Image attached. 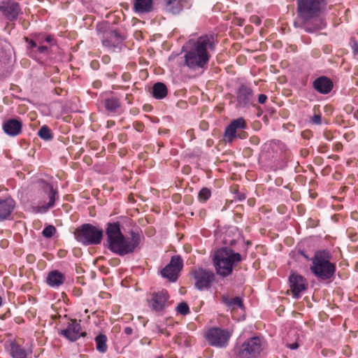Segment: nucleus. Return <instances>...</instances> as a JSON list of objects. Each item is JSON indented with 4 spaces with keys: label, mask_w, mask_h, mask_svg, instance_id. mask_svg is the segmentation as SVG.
<instances>
[{
    "label": "nucleus",
    "mask_w": 358,
    "mask_h": 358,
    "mask_svg": "<svg viewBox=\"0 0 358 358\" xmlns=\"http://www.w3.org/2000/svg\"><path fill=\"white\" fill-rule=\"evenodd\" d=\"M222 301L224 304L231 310H234L238 308H243V302L239 297L231 298L228 296H224L222 297Z\"/></svg>",
    "instance_id": "23"
},
{
    "label": "nucleus",
    "mask_w": 358,
    "mask_h": 358,
    "mask_svg": "<svg viewBox=\"0 0 358 358\" xmlns=\"http://www.w3.org/2000/svg\"><path fill=\"white\" fill-rule=\"evenodd\" d=\"M241 255L231 249L224 248L215 252L213 264L218 275L226 277L229 275L234 267L241 262Z\"/></svg>",
    "instance_id": "3"
},
{
    "label": "nucleus",
    "mask_w": 358,
    "mask_h": 358,
    "mask_svg": "<svg viewBox=\"0 0 358 358\" xmlns=\"http://www.w3.org/2000/svg\"><path fill=\"white\" fill-rule=\"evenodd\" d=\"M11 52L10 45L5 41L0 40V58L10 56Z\"/></svg>",
    "instance_id": "27"
},
{
    "label": "nucleus",
    "mask_w": 358,
    "mask_h": 358,
    "mask_svg": "<svg viewBox=\"0 0 358 358\" xmlns=\"http://www.w3.org/2000/svg\"><path fill=\"white\" fill-rule=\"evenodd\" d=\"M1 301H2L1 297L0 296V305L1 304Z\"/></svg>",
    "instance_id": "43"
},
{
    "label": "nucleus",
    "mask_w": 358,
    "mask_h": 358,
    "mask_svg": "<svg viewBox=\"0 0 358 358\" xmlns=\"http://www.w3.org/2000/svg\"><path fill=\"white\" fill-rule=\"evenodd\" d=\"M177 311L182 315H187L189 313V307L186 303H180L177 306Z\"/></svg>",
    "instance_id": "32"
},
{
    "label": "nucleus",
    "mask_w": 358,
    "mask_h": 358,
    "mask_svg": "<svg viewBox=\"0 0 358 358\" xmlns=\"http://www.w3.org/2000/svg\"><path fill=\"white\" fill-rule=\"evenodd\" d=\"M236 129L234 127V124H231L227 127L225 130V137L228 141H231L236 136Z\"/></svg>",
    "instance_id": "30"
},
{
    "label": "nucleus",
    "mask_w": 358,
    "mask_h": 358,
    "mask_svg": "<svg viewBox=\"0 0 358 358\" xmlns=\"http://www.w3.org/2000/svg\"><path fill=\"white\" fill-rule=\"evenodd\" d=\"M106 232L108 248L120 255L133 252L140 242V235L134 231L129 238H124L118 223L108 224Z\"/></svg>",
    "instance_id": "1"
},
{
    "label": "nucleus",
    "mask_w": 358,
    "mask_h": 358,
    "mask_svg": "<svg viewBox=\"0 0 358 358\" xmlns=\"http://www.w3.org/2000/svg\"><path fill=\"white\" fill-rule=\"evenodd\" d=\"M48 47L43 45H41L38 48V51L41 53H47L48 52Z\"/></svg>",
    "instance_id": "36"
},
{
    "label": "nucleus",
    "mask_w": 358,
    "mask_h": 358,
    "mask_svg": "<svg viewBox=\"0 0 358 358\" xmlns=\"http://www.w3.org/2000/svg\"><path fill=\"white\" fill-rule=\"evenodd\" d=\"M214 49V38L212 36H203L195 41L185 54V63L194 70L203 69L210 58L208 50Z\"/></svg>",
    "instance_id": "2"
},
{
    "label": "nucleus",
    "mask_w": 358,
    "mask_h": 358,
    "mask_svg": "<svg viewBox=\"0 0 358 358\" xmlns=\"http://www.w3.org/2000/svg\"><path fill=\"white\" fill-rule=\"evenodd\" d=\"M289 285L293 296L299 298L301 293L306 289L308 283L303 276L293 273L289 277Z\"/></svg>",
    "instance_id": "11"
},
{
    "label": "nucleus",
    "mask_w": 358,
    "mask_h": 358,
    "mask_svg": "<svg viewBox=\"0 0 358 358\" xmlns=\"http://www.w3.org/2000/svg\"><path fill=\"white\" fill-rule=\"evenodd\" d=\"M133 332V329L131 328V327H126L124 329V333L127 334V335H131Z\"/></svg>",
    "instance_id": "40"
},
{
    "label": "nucleus",
    "mask_w": 358,
    "mask_h": 358,
    "mask_svg": "<svg viewBox=\"0 0 358 358\" xmlns=\"http://www.w3.org/2000/svg\"><path fill=\"white\" fill-rule=\"evenodd\" d=\"M64 275L61 273L54 271L49 273L47 282L52 287H58L64 282Z\"/></svg>",
    "instance_id": "22"
},
{
    "label": "nucleus",
    "mask_w": 358,
    "mask_h": 358,
    "mask_svg": "<svg viewBox=\"0 0 358 358\" xmlns=\"http://www.w3.org/2000/svg\"><path fill=\"white\" fill-rule=\"evenodd\" d=\"M252 90L245 87L242 86L240 87L238 90V102L241 104H247L252 101Z\"/></svg>",
    "instance_id": "21"
},
{
    "label": "nucleus",
    "mask_w": 358,
    "mask_h": 358,
    "mask_svg": "<svg viewBox=\"0 0 358 358\" xmlns=\"http://www.w3.org/2000/svg\"><path fill=\"white\" fill-rule=\"evenodd\" d=\"M29 45H30V46L31 48L36 47L37 43L36 41H29Z\"/></svg>",
    "instance_id": "41"
},
{
    "label": "nucleus",
    "mask_w": 358,
    "mask_h": 358,
    "mask_svg": "<svg viewBox=\"0 0 358 358\" xmlns=\"http://www.w3.org/2000/svg\"><path fill=\"white\" fill-rule=\"evenodd\" d=\"M325 6V0H297L298 17L303 22H306L317 17Z\"/></svg>",
    "instance_id": "5"
},
{
    "label": "nucleus",
    "mask_w": 358,
    "mask_h": 358,
    "mask_svg": "<svg viewBox=\"0 0 358 358\" xmlns=\"http://www.w3.org/2000/svg\"><path fill=\"white\" fill-rule=\"evenodd\" d=\"M10 354L13 358H26L27 356V351L15 343L11 344Z\"/></svg>",
    "instance_id": "25"
},
{
    "label": "nucleus",
    "mask_w": 358,
    "mask_h": 358,
    "mask_svg": "<svg viewBox=\"0 0 358 358\" xmlns=\"http://www.w3.org/2000/svg\"><path fill=\"white\" fill-rule=\"evenodd\" d=\"M14 207V201L11 199L0 200V220L6 219Z\"/></svg>",
    "instance_id": "19"
},
{
    "label": "nucleus",
    "mask_w": 358,
    "mask_h": 358,
    "mask_svg": "<svg viewBox=\"0 0 358 358\" xmlns=\"http://www.w3.org/2000/svg\"><path fill=\"white\" fill-rule=\"evenodd\" d=\"M168 299V293L165 290L155 292L152 295L150 306L154 310L160 311L167 306Z\"/></svg>",
    "instance_id": "13"
},
{
    "label": "nucleus",
    "mask_w": 358,
    "mask_h": 358,
    "mask_svg": "<svg viewBox=\"0 0 358 358\" xmlns=\"http://www.w3.org/2000/svg\"><path fill=\"white\" fill-rule=\"evenodd\" d=\"M232 124H234V127L237 129H243L245 127V122L243 118H238L231 122Z\"/></svg>",
    "instance_id": "33"
},
{
    "label": "nucleus",
    "mask_w": 358,
    "mask_h": 358,
    "mask_svg": "<svg viewBox=\"0 0 358 358\" xmlns=\"http://www.w3.org/2000/svg\"><path fill=\"white\" fill-rule=\"evenodd\" d=\"M76 239L85 245H97L101 243L102 229L90 224L83 225L75 232Z\"/></svg>",
    "instance_id": "6"
},
{
    "label": "nucleus",
    "mask_w": 358,
    "mask_h": 358,
    "mask_svg": "<svg viewBox=\"0 0 358 358\" xmlns=\"http://www.w3.org/2000/svg\"><path fill=\"white\" fill-rule=\"evenodd\" d=\"M210 196V191L208 188H202L199 192V199L201 201H206Z\"/></svg>",
    "instance_id": "31"
},
{
    "label": "nucleus",
    "mask_w": 358,
    "mask_h": 358,
    "mask_svg": "<svg viewBox=\"0 0 358 358\" xmlns=\"http://www.w3.org/2000/svg\"><path fill=\"white\" fill-rule=\"evenodd\" d=\"M61 334L71 341H76L80 336L85 335V332H80V325L76 320H71L67 328L62 330Z\"/></svg>",
    "instance_id": "14"
},
{
    "label": "nucleus",
    "mask_w": 358,
    "mask_h": 358,
    "mask_svg": "<svg viewBox=\"0 0 358 358\" xmlns=\"http://www.w3.org/2000/svg\"><path fill=\"white\" fill-rule=\"evenodd\" d=\"M231 337V333L220 328H211L205 334V338L209 345L216 348H225Z\"/></svg>",
    "instance_id": "7"
},
{
    "label": "nucleus",
    "mask_w": 358,
    "mask_h": 358,
    "mask_svg": "<svg viewBox=\"0 0 358 358\" xmlns=\"http://www.w3.org/2000/svg\"><path fill=\"white\" fill-rule=\"evenodd\" d=\"M96 350L100 352H105L107 350V337L103 334L98 335L95 338Z\"/></svg>",
    "instance_id": "26"
},
{
    "label": "nucleus",
    "mask_w": 358,
    "mask_h": 358,
    "mask_svg": "<svg viewBox=\"0 0 358 358\" xmlns=\"http://www.w3.org/2000/svg\"><path fill=\"white\" fill-rule=\"evenodd\" d=\"M316 90L322 94L329 93L332 89V82L325 77H320L316 79L313 83Z\"/></svg>",
    "instance_id": "17"
},
{
    "label": "nucleus",
    "mask_w": 358,
    "mask_h": 358,
    "mask_svg": "<svg viewBox=\"0 0 358 358\" xmlns=\"http://www.w3.org/2000/svg\"><path fill=\"white\" fill-rule=\"evenodd\" d=\"M157 358H162V357H157Z\"/></svg>",
    "instance_id": "44"
},
{
    "label": "nucleus",
    "mask_w": 358,
    "mask_h": 358,
    "mask_svg": "<svg viewBox=\"0 0 358 358\" xmlns=\"http://www.w3.org/2000/svg\"><path fill=\"white\" fill-rule=\"evenodd\" d=\"M134 9L136 13H149L153 9V0H133Z\"/></svg>",
    "instance_id": "18"
},
{
    "label": "nucleus",
    "mask_w": 358,
    "mask_h": 358,
    "mask_svg": "<svg viewBox=\"0 0 358 358\" xmlns=\"http://www.w3.org/2000/svg\"><path fill=\"white\" fill-rule=\"evenodd\" d=\"M310 271L318 278L327 280L335 272V266L330 262L328 254L324 251L317 252L312 259Z\"/></svg>",
    "instance_id": "4"
},
{
    "label": "nucleus",
    "mask_w": 358,
    "mask_h": 358,
    "mask_svg": "<svg viewBox=\"0 0 358 358\" xmlns=\"http://www.w3.org/2000/svg\"><path fill=\"white\" fill-rule=\"evenodd\" d=\"M110 37L111 38H116L117 40H118V39H119V38H120L119 34H118L116 31H110Z\"/></svg>",
    "instance_id": "38"
},
{
    "label": "nucleus",
    "mask_w": 358,
    "mask_h": 358,
    "mask_svg": "<svg viewBox=\"0 0 358 358\" xmlns=\"http://www.w3.org/2000/svg\"><path fill=\"white\" fill-rule=\"evenodd\" d=\"M38 134L41 138L45 141L50 140L52 138L50 129L45 125L40 129Z\"/></svg>",
    "instance_id": "28"
},
{
    "label": "nucleus",
    "mask_w": 358,
    "mask_h": 358,
    "mask_svg": "<svg viewBox=\"0 0 358 358\" xmlns=\"http://www.w3.org/2000/svg\"><path fill=\"white\" fill-rule=\"evenodd\" d=\"M105 106L107 110L115 111L120 106V103L116 99H108L106 100Z\"/></svg>",
    "instance_id": "29"
},
{
    "label": "nucleus",
    "mask_w": 358,
    "mask_h": 358,
    "mask_svg": "<svg viewBox=\"0 0 358 358\" xmlns=\"http://www.w3.org/2000/svg\"><path fill=\"white\" fill-rule=\"evenodd\" d=\"M195 287L199 289L207 288L214 279V273L209 270L198 268L192 272Z\"/></svg>",
    "instance_id": "9"
},
{
    "label": "nucleus",
    "mask_w": 358,
    "mask_h": 358,
    "mask_svg": "<svg viewBox=\"0 0 358 358\" xmlns=\"http://www.w3.org/2000/svg\"><path fill=\"white\" fill-rule=\"evenodd\" d=\"M267 99V96L264 94H259L258 97L259 103H264Z\"/></svg>",
    "instance_id": "37"
},
{
    "label": "nucleus",
    "mask_w": 358,
    "mask_h": 358,
    "mask_svg": "<svg viewBox=\"0 0 358 358\" xmlns=\"http://www.w3.org/2000/svg\"><path fill=\"white\" fill-rule=\"evenodd\" d=\"M0 10L3 15L9 20L17 19L20 13V8L17 3L6 1L1 2L0 5Z\"/></svg>",
    "instance_id": "12"
},
{
    "label": "nucleus",
    "mask_w": 358,
    "mask_h": 358,
    "mask_svg": "<svg viewBox=\"0 0 358 358\" xmlns=\"http://www.w3.org/2000/svg\"><path fill=\"white\" fill-rule=\"evenodd\" d=\"M45 41L47 42V43H51L52 41V38L51 36H47L45 39Z\"/></svg>",
    "instance_id": "42"
},
{
    "label": "nucleus",
    "mask_w": 358,
    "mask_h": 358,
    "mask_svg": "<svg viewBox=\"0 0 358 358\" xmlns=\"http://www.w3.org/2000/svg\"><path fill=\"white\" fill-rule=\"evenodd\" d=\"M152 94L155 99H163L167 94V88L164 83H157L152 87Z\"/></svg>",
    "instance_id": "24"
},
{
    "label": "nucleus",
    "mask_w": 358,
    "mask_h": 358,
    "mask_svg": "<svg viewBox=\"0 0 358 358\" xmlns=\"http://www.w3.org/2000/svg\"><path fill=\"white\" fill-rule=\"evenodd\" d=\"M3 128L6 134L14 136L20 133L22 124L17 120H9L4 122Z\"/></svg>",
    "instance_id": "16"
},
{
    "label": "nucleus",
    "mask_w": 358,
    "mask_h": 358,
    "mask_svg": "<svg viewBox=\"0 0 358 358\" xmlns=\"http://www.w3.org/2000/svg\"><path fill=\"white\" fill-rule=\"evenodd\" d=\"M261 351L260 339L257 337H253L243 343L238 356L240 358H252L257 356Z\"/></svg>",
    "instance_id": "8"
},
{
    "label": "nucleus",
    "mask_w": 358,
    "mask_h": 358,
    "mask_svg": "<svg viewBox=\"0 0 358 358\" xmlns=\"http://www.w3.org/2000/svg\"><path fill=\"white\" fill-rule=\"evenodd\" d=\"M182 268V261L178 256L173 257L170 263L162 271L163 277L169 279L171 281H176L178 273Z\"/></svg>",
    "instance_id": "10"
},
{
    "label": "nucleus",
    "mask_w": 358,
    "mask_h": 358,
    "mask_svg": "<svg viewBox=\"0 0 358 358\" xmlns=\"http://www.w3.org/2000/svg\"><path fill=\"white\" fill-rule=\"evenodd\" d=\"M311 122L315 124H320L321 123V115L319 114L315 115L311 118Z\"/></svg>",
    "instance_id": "35"
},
{
    "label": "nucleus",
    "mask_w": 358,
    "mask_h": 358,
    "mask_svg": "<svg viewBox=\"0 0 358 358\" xmlns=\"http://www.w3.org/2000/svg\"><path fill=\"white\" fill-rule=\"evenodd\" d=\"M43 188L44 192L48 194L49 201L45 205H41L37 207V211L39 213H45L49 208L53 207L55 201V195L57 194V191L50 184H44Z\"/></svg>",
    "instance_id": "15"
},
{
    "label": "nucleus",
    "mask_w": 358,
    "mask_h": 358,
    "mask_svg": "<svg viewBox=\"0 0 358 358\" xmlns=\"http://www.w3.org/2000/svg\"><path fill=\"white\" fill-rule=\"evenodd\" d=\"M166 3V8L169 12L177 14L184 6L186 0H164Z\"/></svg>",
    "instance_id": "20"
},
{
    "label": "nucleus",
    "mask_w": 358,
    "mask_h": 358,
    "mask_svg": "<svg viewBox=\"0 0 358 358\" xmlns=\"http://www.w3.org/2000/svg\"><path fill=\"white\" fill-rule=\"evenodd\" d=\"M55 231H56L55 228L53 226L50 225L43 229V235L45 237L49 238V237L52 236V235L55 234Z\"/></svg>",
    "instance_id": "34"
},
{
    "label": "nucleus",
    "mask_w": 358,
    "mask_h": 358,
    "mask_svg": "<svg viewBox=\"0 0 358 358\" xmlns=\"http://www.w3.org/2000/svg\"><path fill=\"white\" fill-rule=\"evenodd\" d=\"M298 347H299V345L297 343H294L288 345V348L292 350H296L298 348Z\"/></svg>",
    "instance_id": "39"
}]
</instances>
